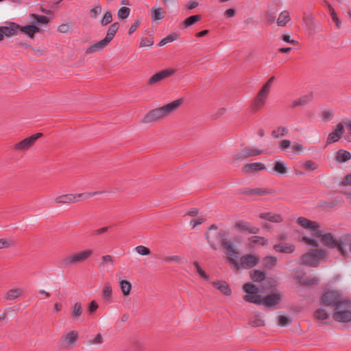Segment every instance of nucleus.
I'll list each match as a JSON object with an SVG mask.
<instances>
[{"label": "nucleus", "mask_w": 351, "mask_h": 351, "mask_svg": "<svg viewBox=\"0 0 351 351\" xmlns=\"http://www.w3.org/2000/svg\"><path fill=\"white\" fill-rule=\"evenodd\" d=\"M259 231V228L255 226L250 224V223H243V232H247L249 234H256Z\"/></svg>", "instance_id": "obj_35"}, {"label": "nucleus", "mask_w": 351, "mask_h": 351, "mask_svg": "<svg viewBox=\"0 0 351 351\" xmlns=\"http://www.w3.org/2000/svg\"><path fill=\"white\" fill-rule=\"evenodd\" d=\"M250 241L253 243H259L261 245H266L268 243L267 240L262 237L252 236L250 239Z\"/></svg>", "instance_id": "obj_41"}, {"label": "nucleus", "mask_w": 351, "mask_h": 351, "mask_svg": "<svg viewBox=\"0 0 351 351\" xmlns=\"http://www.w3.org/2000/svg\"><path fill=\"white\" fill-rule=\"evenodd\" d=\"M258 217L262 219L267 220L274 223H280L282 221V217L280 215L271 212L261 213Z\"/></svg>", "instance_id": "obj_21"}, {"label": "nucleus", "mask_w": 351, "mask_h": 351, "mask_svg": "<svg viewBox=\"0 0 351 351\" xmlns=\"http://www.w3.org/2000/svg\"><path fill=\"white\" fill-rule=\"evenodd\" d=\"M43 136L42 133H36L29 136L14 145V149L17 152H23L28 150L32 147L36 141Z\"/></svg>", "instance_id": "obj_11"}, {"label": "nucleus", "mask_w": 351, "mask_h": 351, "mask_svg": "<svg viewBox=\"0 0 351 351\" xmlns=\"http://www.w3.org/2000/svg\"><path fill=\"white\" fill-rule=\"evenodd\" d=\"M14 243L11 239H0V250L3 248H8L13 245Z\"/></svg>", "instance_id": "obj_56"}, {"label": "nucleus", "mask_w": 351, "mask_h": 351, "mask_svg": "<svg viewBox=\"0 0 351 351\" xmlns=\"http://www.w3.org/2000/svg\"><path fill=\"white\" fill-rule=\"evenodd\" d=\"M277 263V258L274 256H266L263 259V264L266 267L270 268L274 266Z\"/></svg>", "instance_id": "obj_43"}, {"label": "nucleus", "mask_w": 351, "mask_h": 351, "mask_svg": "<svg viewBox=\"0 0 351 351\" xmlns=\"http://www.w3.org/2000/svg\"><path fill=\"white\" fill-rule=\"evenodd\" d=\"M288 132V130L286 127H279L272 132V136L274 138H278L283 136Z\"/></svg>", "instance_id": "obj_38"}, {"label": "nucleus", "mask_w": 351, "mask_h": 351, "mask_svg": "<svg viewBox=\"0 0 351 351\" xmlns=\"http://www.w3.org/2000/svg\"><path fill=\"white\" fill-rule=\"evenodd\" d=\"M291 21L289 12L287 10L282 11L277 19V25L279 27L285 26Z\"/></svg>", "instance_id": "obj_25"}, {"label": "nucleus", "mask_w": 351, "mask_h": 351, "mask_svg": "<svg viewBox=\"0 0 351 351\" xmlns=\"http://www.w3.org/2000/svg\"><path fill=\"white\" fill-rule=\"evenodd\" d=\"M93 254V250L90 249L80 251L66 256L62 263L64 266L75 265L86 261Z\"/></svg>", "instance_id": "obj_9"}, {"label": "nucleus", "mask_w": 351, "mask_h": 351, "mask_svg": "<svg viewBox=\"0 0 351 351\" xmlns=\"http://www.w3.org/2000/svg\"><path fill=\"white\" fill-rule=\"evenodd\" d=\"M291 142L289 140L285 139L282 140L280 144V147L285 150L289 148L291 146Z\"/></svg>", "instance_id": "obj_64"}, {"label": "nucleus", "mask_w": 351, "mask_h": 351, "mask_svg": "<svg viewBox=\"0 0 351 351\" xmlns=\"http://www.w3.org/2000/svg\"><path fill=\"white\" fill-rule=\"evenodd\" d=\"M135 252L139 255L147 256L151 254L149 249L144 245H138L135 247Z\"/></svg>", "instance_id": "obj_45"}, {"label": "nucleus", "mask_w": 351, "mask_h": 351, "mask_svg": "<svg viewBox=\"0 0 351 351\" xmlns=\"http://www.w3.org/2000/svg\"><path fill=\"white\" fill-rule=\"evenodd\" d=\"M291 323L289 319L284 315H280L278 318V324L281 326H285L289 325Z\"/></svg>", "instance_id": "obj_58"}, {"label": "nucleus", "mask_w": 351, "mask_h": 351, "mask_svg": "<svg viewBox=\"0 0 351 351\" xmlns=\"http://www.w3.org/2000/svg\"><path fill=\"white\" fill-rule=\"evenodd\" d=\"M225 232H217L216 227L212 226L206 234L208 243L213 250L217 248L215 239L220 241L223 248L226 258L233 271L239 272L241 264V250L239 249L240 238L235 237L228 240Z\"/></svg>", "instance_id": "obj_1"}, {"label": "nucleus", "mask_w": 351, "mask_h": 351, "mask_svg": "<svg viewBox=\"0 0 351 351\" xmlns=\"http://www.w3.org/2000/svg\"><path fill=\"white\" fill-rule=\"evenodd\" d=\"M274 249L278 252L291 254L294 251V246L289 244H276Z\"/></svg>", "instance_id": "obj_28"}, {"label": "nucleus", "mask_w": 351, "mask_h": 351, "mask_svg": "<svg viewBox=\"0 0 351 351\" xmlns=\"http://www.w3.org/2000/svg\"><path fill=\"white\" fill-rule=\"evenodd\" d=\"M343 310L339 308L333 313L332 317L335 320L339 322H351V311L349 310V304L346 306H341Z\"/></svg>", "instance_id": "obj_14"}, {"label": "nucleus", "mask_w": 351, "mask_h": 351, "mask_svg": "<svg viewBox=\"0 0 351 351\" xmlns=\"http://www.w3.org/2000/svg\"><path fill=\"white\" fill-rule=\"evenodd\" d=\"M99 306L96 301L93 300L90 302L88 307V311L89 314H93L95 313L97 309L98 308Z\"/></svg>", "instance_id": "obj_60"}, {"label": "nucleus", "mask_w": 351, "mask_h": 351, "mask_svg": "<svg viewBox=\"0 0 351 351\" xmlns=\"http://www.w3.org/2000/svg\"><path fill=\"white\" fill-rule=\"evenodd\" d=\"M274 170L275 172L283 175L286 173L287 168L283 162L278 161L274 164Z\"/></svg>", "instance_id": "obj_36"}, {"label": "nucleus", "mask_w": 351, "mask_h": 351, "mask_svg": "<svg viewBox=\"0 0 351 351\" xmlns=\"http://www.w3.org/2000/svg\"><path fill=\"white\" fill-rule=\"evenodd\" d=\"M109 43L106 39H102L92 45H90L86 51V53H93L99 51L106 47Z\"/></svg>", "instance_id": "obj_23"}, {"label": "nucleus", "mask_w": 351, "mask_h": 351, "mask_svg": "<svg viewBox=\"0 0 351 351\" xmlns=\"http://www.w3.org/2000/svg\"><path fill=\"white\" fill-rule=\"evenodd\" d=\"M19 30L30 38H34L35 34L40 32V28L33 23L25 26H20Z\"/></svg>", "instance_id": "obj_18"}, {"label": "nucleus", "mask_w": 351, "mask_h": 351, "mask_svg": "<svg viewBox=\"0 0 351 351\" xmlns=\"http://www.w3.org/2000/svg\"><path fill=\"white\" fill-rule=\"evenodd\" d=\"M250 277L254 282L266 283L265 281V274L264 271L254 270L250 273Z\"/></svg>", "instance_id": "obj_30"}, {"label": "nucleus", "mask_w": 351, "mask_h": 351, "mask_svg": "<svg viewBox=\"0 0 351 351\" xmlns=\"http://www.w3.org/2000/svg\"><path fill=\"white\" fill-rule=\"evenodd\" d=\"M296 223L299 226L309 231L314 237L320 229V225L317 222L311 221L304 217H298L296 219Z\"/></svg>", "instance_id": "obj_12"}, {"label": "nucleus", "mask_w": 351, "mask_h": 351, "mask_svg": "<svg viewBox=\"0 0 351 351\" xmlns=\"http://www.w3.org/2000/svg\"><path fill=\"white\" fill-rule=\"evenodd\" d=\"M304 147L302 145L298 143H295L292 146V149L294 153H300L304 150Z\"/></svg>", "instance_id": "obj_61"}, {"label": "nucleus", "mask_w": 351, "mask_h": 351, "mask_svg": "<svg viewBox=\"0 0 351 351\" xmlns=\"http://www.w3.org/2000/svg\"><path fill=\"white\" fill-rule=\"evenodd\" d=\"M102 8L100 5H95L90 10V16L92 19H96L101 13Z\"/></svg>", "instance_id": "obj_50"}, {"label": "nucleus", "mask_w": 351, "mask_h": 351, "mask_svg": "<svg viewBox=\"0 0 351 351\" xmlns=\"http://www.w3.org/2000/svg\"><path fill=\"white\" fill-rule=\"evenodd\" d=\"M29 17L32 19V23L36 25L38 24H47L49 22V19L43 15L30 14Z\"/></svg>", "instance_id": "obj_32"}, {"label": "nucleus", "mask_w": 351, "mask_h": 351, "mask_svg": "<svg viewBox=\"0 0 351 351\" xmlns=\"http://www.w3.org/2000/svg\"><path fill=\"white\" fill-rule=\"evenodd\" d=\"M119 285L121 293L124 296H128L130 294L132 290V285L129 281L125 280H121L119 282Z\"/></svg>", "instance_id": "obj_29"}, {"label": "nucleus", "mask_w": 351, "mask_h": 351, "mask_svg": "<svg viewBox=\"0 0 351 351\" xmlns=\"http://www.w3.org/2000/svg\"><path fill=\"white\" fill-rule=\"evenodd\" d=\"M200 19H201L200 15L191 16L186 18L183 21V25L184 26L185 28L189 27V26L197 23L199 20H200Z\"/></svg>", "instance_id": "obj_37"}, {"label": "nucleus", "mask_w": 351, "mask_h": 351, "mask_svg": "<svg viewBox=\"0 0 351 351\" xmlns=\"http://www.w3.org/2000/svg\"><path fill=\"white\" fill-rule=\"evenodd\" d=\"M328 10L331 16L332 20L335 23L337 27H340L341 22L337 16L335 9L330 5H328Z\"/></svg>", "instance_id": "obj_39"}, {"label": "nucleus", "mask_w": 351, "mask_h": 351, "mask_svg": "<svg viewBox=\"0 0 351 351\" xmlns=\"http://www.w3.org/2000/svg\"><path fill=\"white\" fill-rule=\"evenodd\" d=\"M303 167L308 171H314L317 168V165L311 160H308L303 164Z\"/></svg>", "instance_id": "obj_57"}, {"label": "nucleus", "mask_w": 351, "mask_h": 351, "mask_svg": "<svg viewBox=\"0 0 351 351\" xmlns=\"http://www.w3.org/2000/svg\"><path fill=\"white\" fill-rule=\"evenodd\" d=\"M176 69L170 68L162 70L154 74L148 80V84L152 86L160 81L173 75L176 73Z\"/></svg>", "instance_id": "obj_13"}, {"label": "nucleus", "mask_w": 351, "mask_h": 351, "mask_svg": "<svg viewBox=\"0 0 351 351\" xmlns=\"http://www.w3.org/2000/svg\"><path fill=\"white\" fill-rule=\"evenodd\" d=\"M315 237L319 238L324 245L332 248H337L341 255L346 256L348 254V251L342 243V237L338 241L332 233L324 232L320 228Z\"/></svg>", "instance_id": "obj_5"}, {"label": "nucleus", "mask_w": 351, "mask_h": 351, "mask_svg": "<svg viewBox=\"0 0 351 351\" xmlns=\"http://www.w3.org/2000/svg\"><path fill=\"white\" fill-rule=\"evenodd\" d=\"M113 262V258L110 255H105L101 257V261L99 265V267H104L107 266L109 263Z\"/></svg>", "instance_id": "obj_55"}, {"label": "nucleus", "mask_w": 351, "mask_h": 351, "mask_svg": "<svg viewBox=\"0 0 351 351\" xmlns=\"http://www.w3.org/2000/svg\"><path fill=\"white\" fill-rule=\"evenodd\" d=\"M351 158V154L346 150L339 149L337 152L336 159L339 162H344Z\"/></svg>", "instance_id": "obj_33"}, {"label": "nucleus", "mask_w": 351, "mask_h": 351, "mask_svg": "<svg viewBox=\"0 0 351 351\" xmlns=\"http://www.w3.org/2000/svg\"><path fill=\"white\" fill-rule=\"evenodd\" d=\"M246 172H253L256 171H262L266 169L265 164L262 162H254L251 164H247L243 167Z\"/></svg>", "instance_id": "obj_26"}, {"label": "nucleus", "mask_w": 351, "mask_h": 351, "mask_svg": "<svg viewBox=\"0 0 351 351\" xmlns=\"http://www.w3.org/2000/svg\"><path fill=\"white\" fill-rule=\"evenodd\" d=\"M342 243L345 246V249L347 250L346 247H348L350 252H351V234H346L342 237Z\"/></svg>", "instance_id": "obj_54"}, {"label": "nucleus", "mask_w": 351, "mask_h": 351, "mask_svg": "<svg viewBox=\"0 0 351 351\" xmlns=\"http://www.w3.org/2000/svg\"><path fill=\"white\" fill-rule=\"evenodd\" d=\"M20 25L15 23H10L7 26L0 27V41L4 36L10 37L16 34L19 30Z\"/></svg>", "instance_id": "obj_15"}, {"label": "nucleus", "mask_w": 351, "mask_h": 351, "mask_svg": "<svg viewBox=\"0 0 351 351\" xmlns=\"http://www.w3.org/2000/svg\"><path fill=\"white\" fill-rule=\"evenodd\" d=\"M152 18L154 21H160L164 17L161 8H152L151 10Z\"/></svg>", "instance_id": "obj_34"}, {"label": "nucleus", "mask_w": 351, "mask_h": 351, "mask_svg": "<svg viewBox=\"0 0 351 351\" xmlns=\"http://www.w3.org/2000/svg\"><path fill=\"white\" fill-rule=\"evenodd\" d=\"M302 241L306 243V245L311 246V247H318V241L313 238H311L308 237H303L302 238Z\"/></svg>", "instance_id": "obj_48"}, {"label": "nucleus", "mask_w": 351, "mask_h": 351, "mask_svg": "<svg viewBox=\"0 0 351 351\" xmlns=\"http://www.w3.org/2000/svg\"><path fill=\"white\" fill-rule=\"evenodd\" d=\"M243 289L246 293L245 300L249 302L258 305L272 307L278 304L282 300V297L280 293L270 294L262 298L259 295L260 289L250 284L244 285L243 286Z\"/></svg>", "instance_id": "obj_2"}, {"label": "nucleus", "mask_w": 351, "mask_h": 351, "mask_svg": "<svg viewBox=\"0 0 351 351\" xmlns=\"http://www.w3.org/2000/svg\"><path fill=\"white\" fill-rule=\"evenodd\" d=\"M112 21V14L111 12H106L101 20V24L102 26H106L110 23Z\"/></svg>", "instance_id": "obj_46"}, {"label": "nucleus", "mask_w": 351, "mask_h": 351, "mask_svg": "<svg viewBox=\"0 0 351 351\" xmlns=\"http://www.w3.org/2000/svg\"><path fill=\"white\" fill-rule=\"evenodd\" d=\"M83 313L82 305L80 302H75L71 308V318L73 321L80 319Z\"/></svg>", "instance_id": "obj_19"}, {"label": "nucleus", "mask_w": 351, "mask_h": 351, "mask_svg": "<svg viewBox=\"0 0 351 351\" xmlns=\"http://www.w3.org/2000/svg\"><path fill=\"white\" fill-rule=\"evenodd\" d=\"M73 29V25L71 23H66L61 24L58 26V31L62 34H67L70 32Z\"/></svg>", "instance_id": "obj_44"}, {"label": "nucleus", "mask_w": 351, "mask_h": 351, "mask_svg": "<svg viewBox=\"0 0 351 351\" xmlns=\"http://www.w3.org/2000/svg\"><path fill=\"white\" fill-rule=\"evenodd\" d=\"M322 302L325 306L335 307V310L349 304L348 301L342 300L340 293L335 291L326 292L322 298Z\"/></svg>", "instance_id": "obj_8"}, {"label": "nucleus", "mask_w": 351, "mask_h": 351, "mask_svg": "<svg viewBox=\"0 0 351 351\" xmlns=\"http://www.w3.org/2000/svg\"><path fill=\"white\" fill-rule=\"evenodd\" d=\"M154 45V40L150 38H143L141 40L139 47H152Z\"/></svg>", "instance_id": "obj_53"}, {"label": "nucleus", "mask_w": 351, "mask_h": 351, "mask_svg": "<svg viewBox=\"0 0 351 351\" xmlns=\"http://www.w3.org/2000/svg\"><path fill=\"white\" fill-rule=\"evenodd\" d=\"M274 81V77L272 76L264 84L261 89L258 91L250 106L252 112L258 111L265 106Z\"/></svg>", "instance_id": "obj_4"}, {"label": "nucleus", "mask_w": 351, "mask_h": 351, "mask_svg": "<svg viewBox=\"0 0 351 351\" xmlns=\"http://www.w3.org/2000/svg\"><path fill=\"white\" fill-rule=\"evenodd\" d=\"M315 317L321 320H324L328 318V313L324 309L319 308L315 312Z\"/></svg>", "instance_id": "obj_52"}, {"label": "nucleus", "mask_w": 351, "mask_h": 351, "mask_svg": "<svg viewBox=\"0 0 351 351\" xmlns=\"http://www.w3.org/2000/svg\"><path fill=\"white\" fill-rule=\"evenodd\" d=\"M112 289L110 282H105L101 291V298L106 302H110L112 300Z\"/></svg>", "instance_id": "obj_22"}, {"label": "nucleus", "mask_w": 351, "mask_h": 351, "mask_svg": "<svg viewBox=\"0 0 351 351\" xmlns=\"http://www.w3.org/2000/svg\"><path fill=\"white\" fill-rule=\"evenodd\" d=\"M299 281H300V282H301L303 285H312L317 284L319 280L316 277H313L311 278H305V279L303 278H300L299 279Z\"/></svg>", "instance_id": "obj_51"}, {"label": "nucleus", "mask_w": 351, "mask_h": 351, "mask_svg": "<svg viewBox=\"0 0 351 351\" xmlns=\"http://www.w3.org/2000/svg\"><path fill=\"white\" fill-rule=\"evenodd\" d=\"M166 263L176 262L178 263L180 261V258L178 256H167L164 258Z\"/></svg>", "instance_id": "obj_63"}, {"label": "nucleus", "mask_w": 351, "mask_h": 351, "mask_svg": "<svg viewBox=\"0 0 351 351\" xmlns=\"http://www.w3.org/2000/svg\"><path fill=\"white\" fill-rule=\"evenodd\" d=\"M178 37L177 35L175 34H170L165 38H162L160 42L159 43V46H164L166 44L173 42L176 40H177Z\"/></svg>", "instance_id": "obj_49"}, {"label": "nucleus", "mask_w": 351, "mask_h": 351, "mask_svg": "<svg viewBox=\"0 0 351 351\" xmlns=\"http://www.w3.org/2000/svg\"><path fill=\"white\" fill-rule=\"evenodd\" d=\"M212 284L215 288L218 289L223 295L227 296L231 295V289L229 285L226 281L217 280L213 282Z\"/></svg>", "instance_id": "obj_17"}, {"label": "nucleus", "mask_w": 351, "mask_h": 351, "mask_svg": "<svg viewBox=\"0 0 351 351\" xmlns=\"http://www.w3.org/2000/svg\"><path fill=\"white\" fill-rule=\"evenodd\" d=\"M343 132H344V126H343V123H339L337 125L335 130L328 134L327 141H326L327 144H330L332 143L338 141Z\"/></svg>", "instance_id": "obj_16"}, {"label": "nucleus", "mask_w": 351, "mask_h": 351, "mask_svg": "<svg viewBox=\"0 0 351 351\" xmlns=\"http://www.w3.org/2000/svg\"><path fill=\"white\" fill-rule=\"evenodd\" d=\"M193 265L195 268L197 273L204 280H208V276L207 274L202 269L199 264L197 261L193 262Z\"/></svg>", "instance_id": "obj_47"}, {"label": "nucleus", "mask_w": 351, "mask_h": 351, "mask_svg": "<svg viewBox=\"0 0 351 351\" xmlns=\"http://www.w3.org/2000/svg\"><path fill=\"white\" fill-rule=\"evenodd\" d=\"M23 293V290L21 288L12 289L8 291L5 295V298L8 300L17 299Z\"/></svg>", "instance_id": "obj_24"}, {"label": "nucleus", "mask_w": 351, "mask_h": 351, "mask_svg": "<svg viewBox=\"0 0 351 351\" xmlns=\"http://www.w3.org/2000/svg\"><path fill=\"white\" fill-rule=\"evenodd\" d=\"M311 99H312L311 95L303 96L298 101H297L295 102V106L305 104L308 103V101H310L311 100Z\"/></svg>", "instance_id": "obj_59"}, {"label": "nucleus", "mask_w": 351, "mask_h": 351, "mask_svg": "<svg viewBox=\"0 0 351 351\" xmlns=\"http://www.w3.org/2000/svg\"><path fill=\"white\" fill-rule=\"evenodd\" d=\"M182 103L183 99L180 98L164 105L162 107L153 109L145 115L142 119V122L144 123H149L164 119L178 109Z\"/></svg>", "instance_id": "obj_3"}, {"label": "nucleus", "mask_w": 351, "mask_h": 351, "mask_svg": "<svg viewBox=\"0 0 351 351\" xmlns=\"http://www.w3.org/2000/svg\"><path fill=\"white\" fill-rule=\"evenodd\" d=\"M263 153L262 149L254 147H246L243 149V157H250L258 156Z\"/></svg>", "instance_id": "obj_31"}, {"label": "nucleus", "mask_w": 351, "mask_h": 351, "mask_svg": "<svg viewBox=\"0 0 351 351\" xmlns=\"http://www.w3.org/2000/svg\"><path fill=\"white\" fill-rule=\"evenodd\" d=\"M328 256L326 250L315 249L308 251L301 257V263L311 267H317L321 261H324Z\"/></svg>", "instance_id": "obj_6"}, {"label": "nucleus", "mask_w": 351, "mask_h": 351, "mask_svg": "<svg viewBox=\"0 0 351 351\" xmlns=\"http://www.w3.org/2000/svg\"><path fill=\"white\" fill-rule=\"evenodd\" d=\"M243 194H245L247 195H254V194L263 195L266 194V191L263 189H245L244 190H243Z\"/></svg>", "instance_id": "obj_42"}, {"label": "nucleus", "mask_w": 351, "mask_h": 351, "mask_svg": "<svg viewBox=\"0 0 351 351\" xmlns=\"http://www.w3.org/2000/svg\"><path fill=\"white\" fill-rule=\"evenodd\" d=\"M101 192H93V193H77V194H63L57 196L53 199L54 204H74L80 201H83L87 199L88 198L92 197L93 196L100 194Z\"/></svg>", "instance_id": "obj_7"}, {"label": "nucleus", "mask_w": 351, "mask_h": 351, "mask_svg": "<svg viewBox=\"0 0 351 351\" xmlns=\"http://www.w3.org/2000/svg\"><path fill=\"white\" fill-rule=\"evenodd\" d=\"M130 13V9L123 6L119 9L117 16L119 19H125L128 17Z\"/></svg>", "instance_id": "obj_40"}, {"label": "nucleus", "mask_w": 351, "mask_h": 351, "mask_svg": "<svg viewBox=\"0 0 351 351\" xmlns=\"http://www.w3.org/2000/svg\"><path fill=\"white\" fill-rule=\"evenodd\" d=\"M79 339V332L75 330H70L60 337L58 345L60 348L71 350L77 345Z\"/></svg>", "instance_id": "obj_10"}, {"label": "nucleus", "mask_w": 351, "mask_h": 351, "mask_svg": "<svg viewBox=\"0 0 351 351\" xmlns=\"http://www.w3.org/2000/svg\"><path fill=\"white\" fill-rule=\"evenodd\" d=\"M119 28V24L117 22H115L110 25L108 29L106 36L104 39H106L109 43L113 39L115 34L118 31Z\"/></svg>", "instance_id": "obj_27"}, {"label": "nucleus", "mask_w": 351, "mask_h": 351, "mask_svg": "<svg viewBox=\"0 0 351 351\" xmlns=\"http://www.w3.org/2000/svg\"><path fill=\"white\" fill-rule=\"evenodd\" d=\"M322 117L326 121H329L333 117V113L331 110H325L322 112Z\"/></svg>", "instance_id": "obj_62"}, {"label": "nucleus", "mask_w": 351, "mask_h": 351, "mask_svg": "<svg viewBox=\"0 0 351 351\" xmlns=\"http://www.w3.org/2000/svg\"><path fill=\"white\" fill-rule=\"evenodd\" d=\"M259 258L255 255L243 256V268H250L257 265Z\"/></svg>", "instance_id": "obj_20"}]
</instances>
